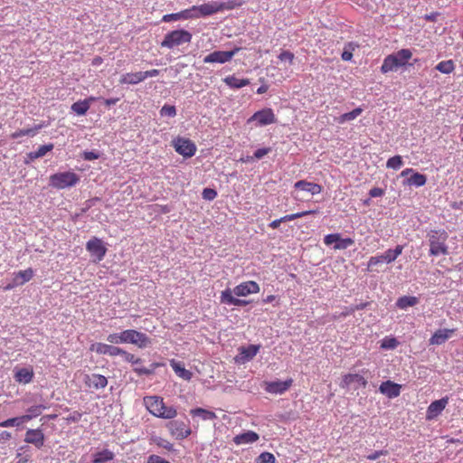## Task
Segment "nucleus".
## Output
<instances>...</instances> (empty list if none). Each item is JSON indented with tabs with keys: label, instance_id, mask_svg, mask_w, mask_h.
<instances>
[{
	"label": "nucleus",
	"instance_id": "43",
	"mask_svg": "<svg viewBox=\"0 0 463 463\" xmlns=\"http://www.w3.org/2000/svg\"><path fill=\"white\" fill-rule=\"evenodd\" d=\"M358 47V44L355 43L350 42L347 44H345L344 52H342V60L348 61H351L353 58V52Z\"/></svg>",
	"mask_w": 463,
	"mask_h": 463
},
{
	"label": "nucleus",
	"instance_id": "35",
	"mask_svg": "<svg viewBox=\"0 0 463 463\" xmlns=\"http://www.w3.org/2000/svg\"><path fill=\"white\" fill-rule=\"evenodd\" d=\"M170 365L175 371V373L182 379L189 381L191 380L193 373L186 370L181 363L175 362V360L170 361Z\"/></svg>",
	"mask_w": 463,
	"mask_h": 463
},
{
	"label": "nucleus",
	"instance_id": "16",
	"mask_svg": "<svg viewBox=\"0 0 463 463\" xmlns=\"http://www.w3.org/2000/svg\"><path fill=\"white\" fill-rule=\"evenodd\" d=\"M354 385V390L360 388H365L367 385V380L361 374L358 373H346L343 376L340 386L342 388H349Z\"/></svg>",
	"mask_w": 463,
	"mask_h": 463
},
{
	"label": "nucleus",
	"instance_id": "45",
	"mask_svg": "<svg viewBox=\"0 0 463 463\" xmlns=\"http://www.w3.org/2000/svg\"><path fill=\"white\" fill-rule=\"evenodd\" d=\"M151 441L156 444V446L165 449L168 451H171L174 449V445L168 441L167 439L161 438V437H152Z\"/></svg>",
	"mask_w": 463,
	"mask_h": 463
},
{
	"label": "nucleus",
	"instance_id": "39",
	"mask_svg": "<svg viewBox=\"0 0 463 463\" xmlns=\"http://www.w3.org/2000/svg\"><path fill=\"white\" fill-rule=\"evenodd\" d=\"M30 417L29 416H20L15 418H10L4 421L0 422V427L2 428H9L14 426H20L22 423L29 421Z\"/></svg>",
	"mask_w": 463,
	"mask_h": 463
},
{
	"label": "nucleus",
	"instance_id": "63",
	"mask_svg": "<svg viewBox=\"0 0 463 463\" xmlns=\"http://www.w3.org/2000/svg\"><path fill=\"white\" fill-rule=\"evenodd\" d=\"M368 306V303H361L359 305L349 307V312H355L357 310H362Z\"/></svg>",
	"mask_w": 463,
	"mask_h": 463
},
{
	"label": "nucleus",
	"instance_id": "11",
	"mask_svg": "<svg viewBox=\"0 0 463 463\" xmlns=\"http://www.w3.org/2000/svg\"><path fill=\"white\" fill-rule=\"evenodd\" d=\"M86 250L90 253L91 257H93L94 262L101 261L107 253V248L103 241L97 237H93L87 241Z\"/></svg>",
	"mask_w": 463,
	"mask_h": 463
},
{
	"label": "nucleus",
	"instance_id": "32",
	"mask_svg": "<svg viewBox=\"0 0 463 463\" xmlns=\"http://www.w3.org/2000/svg\"><path fill=\"white\" fill-rule=\"evenodd\" d=\"M53 147L54 146L52 143L39 146L36 151L27 154L29 160H26L25 163L28 164L30 161H34L37 158L44 156L48 152L52 151Z\"/></svg>",
	"mask_w": 463,
	"mask_h": 463
},
{
	"label": "nucleus",
	"instance_id": "18",
	"mask_svg": "<svg viewBox=\"0 0 463 463\" xmlns=\"http://www.w3.org/2000/svg\"><path fill=\"white\" fill-rule=\"evenodd\" d=\"M90 350L98 354L109 355L111 357L118 356L119 353H121L120 347L104 343H94L90 345Z\"/></svg>",
	"mask_w": 463,
	"mask_h": 463
},
{
	"label": "nucleus",
	"instance_id": "31",
	"mask_svg": "<svg viewBox=\"0 0 463 463\" xmlns=\"http://www.w3.org/2000/svg\"><path fill=\"white\" fill-rule=\"evenodd\" d=\"M145 80L143 71L128 72L123 74L119 79L120 84L136 85Z\"/></svg>",
	"mask_w": 463,
	"mask_h": 463
},
{
	"label": "nucleus",
	"instance_id": "3",
	"mask_svg": "<svg viewBox=\"0 0 463 463\" xmlns=\"http://www.w3.org/2000/svg\"><path fill=\"white\" fill-rule=\"evenodd\" d=\"M427 238L430 245V255L439 256L449 253L447 244L449 233L442 229H434L427 232Z\"/></svg>",
	"mask_w": 463,
	"mask_h": 463
},
{
	"label": "nucleus",
	"instance_id": "1",
	"mask_svg": "<svg viewBox=\"0 0 463 463\" xmlns=\"http://www.w3.org/2000/svg\"><path fill=\"white\" fill-rule=\"evenodd\" d=\"M259 292L260 286L256 281H244L237 285L233 289L226 288L222 290L220 296V302L225 305L243 307L248 305L250 301L235 298L233 294L237 297H247L248 295Z\"/></svg>",
	"mask_w": 463,
	"mask_h": 463
},
{
	"label": "nucleus",
	"instance_id": "57",
	"mask_svg": "<svg viewBox=\"0 0 463 463\" xmlns=\"http://www.w3.org/2000/svg\"><path fill=\"white\" fill-rule=\"evenodd\" d=\"M269 147L259 148L254 152L253 158L260 159L270 152Z\"/></svg>",
	"mask_w": 463,
	"mask_h": 463
},
{
	"label": "nucleus",
	"instance_id": "10",
	"mask_svg": "<svg viewBox=\"0 0 463 463\" xmlns=\"http://www.w3.org/2000/svg\"><path fill=\"white\" fill-rule=\"evenodd\" d=\"M402 250L403 246L397 245L395 249H389L382 255L371 257L368 260V269H371L373 266H376L383 262L391 263L394 261L402 253Z\"/></svg>",
	"mask_w": 463,
	"mask_h": 463
},
{
	"label": "nucleus",
	"instance_id": "13",
	"mask_svg": "<svg viewBox=\"0 0 463 463\" xmlns=\"http://www.w3.org/2000/svg\"><path fill=\"white\" fill-rule=\"evenodd\" d=\"M257 121V126L262 127L276 122V116L270 108H266L255 112L249 119L248 123Z\"/></svg>",
	"mask_w": 463,
	"mask_h": 463
},
{
	"label": "nucleus",
	"instance_id": "23",
	"mask_svg": "<svg viewBox=\"0 0 463 463\" xmlns=\"http://www.w3.org/2000/svg\"><path fill=\"white\" fill-rule=\"evenodd\" d=\"M448 402H449L448 397H444V398H441L440 400L432 402L427 409L426 419L428 420L435 419L445 409Z\"/></svg>",
	"mask_w": 463,
	"mask_h": 463
},
{
	"label": "nucleus",
	"instance_id": "38",
	"mask_svg": "<svg viewBox=\"0 0 463 463\" xmlns=\"http://www.w3.org/2000/svg\"><path fill=\"white\" fill-rule=\"evenodd\" d=\"M114 458V453L109 449H103L102 451L94 454V459L92 463H108Z\"/></svg>",
	"mask_w": 463,
	"mask_h": 463
},
{
	"label": "nucleus",
	"instance_id": "47",
	"mask_svg": "<svg viewBox=\"0 0 463 463\" xmlns=\"http://www.w3.org/2000/svg\"><path fill=\"white\" fill-rule=\"evenodd\" d=\"M403 165V161L401 156H394L389 158L386 162L387 168L398 170Z\"/></svg>",
	"mask_w": 463,
	"mask_h": 463
},
{
	"label": "nucleus",
	"instance_id": "14",
	"mask_svg": "<svg viewBox=\"0 0 463 463\" xmlns=\"http://www.w3.org/2000/svg\"><path fill=\"white\" fill-rule=\"evenodd\" d=\"M241 49L236 47L232 51L224 52V51H215L203 58L204 63H224L232 59V57L239 52Z\"/></svg>",
	"mask_w": 463,
	"mask_h": 463
},
{
	"label": "nucleus",
	"instance_id": "8",
	"mask_svg": "<svg viewBox=\"0 0 463 463\" xmlns=\"http://www.w3.org/2000/svg\"><path fill=\"white\" fill-rule=\"evenodd\" d=\"M172 146L175 150L186 158L194 156L196 153V145L189 138L177 137L173 139Z\"/></svg>",
	"mask_w": 463,
	"mask_h": 463
},
{
	"label": "nucleus",
	"instance_id": "27",
	"mask_svg": "<svg viewBox=\"0 0 463 463\" xmlns=\"http://www.w3.org/2000/svg\"><path fill=\"white\" fill-rule=\"evenodd\" d=\"M84 383L90 388L99 390L103 389L108 385V379L104 375L99 373H93L90 375L85 374Z\"/></svg>",
	"mask_w": 463,
	"mask_h": 463
},
{
	"label": "nucleus",
	"instance_id": "29",
	"mask_svg": "<svg viewBox=\"0 0 463 463\" xmlns=\"http://www.w3.org/2000/svg\"><path fill=\"white\" fill-rule=\"evenodd\" d=\"M295 189L305 191L312 195L318 194L322 192L323 188L320 184L316 183L307 182L306 180H300L295 183Z\"/></svg>",
	"mask_w": 463,
	"mask_h": 463
},
{
	"label": "nucleus",
	"instance_id": "62",
	"mask_svg": "<svg viewBox=\"0 0 463 463\" xmlns=\"http://www.w3.org/2000/svg\"><path fill=\"white\" fill-rule=\"evenodd\" d=\"M11 438H12V435L10 432L5 431V430L0 432V443H4V442L7 441Z\"/></svg>",
	"mask_w": 463,
	"mask_h": 463
},
{
	"label": "nucleus",
	"instance_id": "24",
	"mask_svg": "<svg viewBox=\"0 0 463 463\" xmlns=\"http://www.w3.org/2000/svg\"><path fill=\"white\" fill-rule=\"evenodd\" d=\"M44 434L40 429H29L25 433L24 441L41 449L44 444Z\"/></svg>",
	"mask_w": 463,
	"mask_h": 463
},
{
	"label": "nucleus",
	"instance_id": "21",
	"mask_svg": "<svg viewBox=\"0 0 463 463\" xmlns=\"http://www.w3.org/2000/svg\"><path fill=\"white\" fill-rule=\"evenodd\" d=\"M260 345H250L248 346H241L239 348V354L235 356L234 360L238 364H244L251 360L260 351Z\"/></svg>",
	"mask_w": 463,
	"mask_h": 463
},
{
	"label": "nucleus",
	"instance_id": "22",
	"mask_svg": "<svg viewBox=\"0 0 463 463\" xmlns=\"http://www.w3.org/2000/svg\"><path fill=\"white\" fill-rule=\"evenodd\" d=\"M317 213H318V209L307 210V211L298 212L296 213L287 214V215L280 217L279 219H276V220L272 221L269 224V227L275 230V229H278L279 227L280 223H282V222H290V221H293V220H296V219H298V218H301V217H304L307 215L317 214Z\"/></svg>",
	"mask_w": 463,
	"mask_h": 463
},
{
	"label": "nucleus",
	"instance_id": "41",
	"mask_svg": "<svg viewBox=\"0 0 463 463\" xmlns=\"http://www.w3.org/2000/svg\"><path fill=\"white\" fill-rule=\"evenodd\" d=\"M436 70L444 74H449L455 70L452 60L442 61L436 65Z\"/></svg>",
	"mask_w": 463,
	"mask_h": 463
},
{
	"label": "nucleus",
	"instance_id": "12",
	"mask_svg": "<svg viewBox=\"0 0 463 463\" xmlns=\"http://www.w3.org/2000/svg\"><path fill=\"white\" fill-rule=\"evenodd\" d=\"M232 4L221 3V2H209L197 6V13L201 16H208L216 14L222 10L232 9Z\"/></svg>",
	"mask_w": 463,
	"mask_h": 463
},
{
	"label": "nucleus",
	"instance_id": "30",
	"mask_svg": "<svg viewBox=\"0 0 463 463\" xmlns=\"http://www.w3.org/2000/svg\"><path fill=\"white\" fill-rule=\"evenodd\" d=\"M259 439L260 437L258 433L252 430H248L244 433L236 435L233 438V442L236 445L250 444L256 442Z\"/></svg>",
	"mask_w": 463,
	"mask_h": 463
},
{
	"label": "nucleus",
	"instance_id": "34",
	"mask_svg": "<svg viewBox=\"0 0 463 463\" xmlns=\"http://www.w3.org/2000/svg\"><path fill=\"white\" fill-rule=\"evenodd\" d=\"M223 81L227 86L232 89H241L245 86H248L250 82L248 79H239L234 75L227 76L223 79Z\"/></svg>",
	"mask_w": 463,
	"mask_h": 463
},
{
	"label": "nucleus",
	"instance_id": "26",
	"mask_svg": "<svg viewBox=\"0 0 463 463\" xmlns=\"http://www.w3.org/2000/svg\"><path fill=\"white\" fill-rule=\"evenodd\" d=\"M33 269L32 268L14 273L13 284L6 286L5 289H11L14 287L24 285L33 279Z\"/></svg>",
	"mask_w": 463,
	"mask_h": 463
},
{
	"label": "nucleus",
	"instance_id": "42",
	"mask_svg": "<svg viewBox=\"0 0 463 463\" xmlns=\"http://www.w3.org/2000/svg\"><path fill=\"white\" fill-rule=\"evenodd\" d=\"M162 364L159 363H154L151 364V368L146 367H140V365H137L133 368V371L139 376L141 375H151L154 373L155 369L161 366Z\"/></svg>",
	"mask_w": 463,
	"mask_h": 463
},
{
	"label": "nucleus",
	"instance_id": "51",
	"mask_svg": "<svg viewBox=\"0 0 463 463\" xmlns=\"http://www.w3.org/2000/svg\"><path fill=\"white\" fill-rule=\"evenodd\" d=\"M257 463H276V458L270 452H262L257 458Z\"/></svg>",
	"mask_w": 463,
	"mask_h": 463
},
{
	"label": "nucleus",
	"instance_id": "36",
	"mask_svg": "<svg viewBox=\"0 0 463 463\" xmlns=\"http://www.w3.org/2000/svg\"><path fill=\"white\" fill-rule=\"evenodd\" d=\"M193 417H200L203 420H213L217 418L215 412L203 408H195L190 411Z\"/></svg>",
	"mask_w": 463,
	"mask_h": 463
},
{
	"label": "nucleus",
	"instance_id": "37",
	"mask_svg": "<svg viewBox=\"0 0 463 463\" xmlns=\"http://www.w3.org/2000/svg\"><path fill=\"white\" fill-rule=\"evenodd\" d=\"M426 182L427 177L425 175L420 174L418 172H413L412 175L404 182V184L420 187L423 186L426 184Z\"/></svg>",
	"mask_w": 463,
	"mask_h": 463
},
{
	"label": "nucleus",
	"instance_id": "9",
	"mask_svg": "<svg viewBox=\"0 0 463 463\" xmlns=\"http://www.w3.org/2000/svg\"><path fill=\"white\" fill-rule=\"evenodd\" d=\"M124 344H132L139 348H146L151 345L150 338L140 331L135 329L124 330Z\"/></svg>",
	"mask_w": 463,
	"mask_h": 463
},
{
	"label": "nucleus",
	"instance_id": "7",
	"mask_svg": "<svg viewBox=\"0 0 463 463\" xmlns=\"http://www.w3.org/2000/svg\"><path fill=\"white\" fill-rule=\"evenodd\" d=\"M80 177L73 172L56 173L50 176V185L57 189H65L74 186Z\"/></svg>",
	"mask_w": 463,
	"mask_h": 463
},
{
	"label": "nucleus",
	"instance_id": "55",
	"mask_svg": "<svg viewBox=\"0 0 463 463\" xmlns=\"http://www.w3.org/2000/svg\"><path fill=\"white\" fill-rule=\"evenodd\" d=\"M177 20H182V15L180 14V12L175 13V14H165L162 18V21L165 23H169V22L177 21Z\"/></svg>",
	"mask_w": 463,
	"mask_h": 463
},
{
	"label": "nucleus",
	"instance_id": "56",
	"mask_svg": "<svg viewBox=\"0 0 463 463\" xmlns=\"http://www.w3.org/2000/svg\"><path fill=\"white\" fill-rule=\"evenodd\" d=\"M388 450L382 449V450H375L373 453L369 454L366 456V458L369 460H375L379 458L381 456H387Z\"/></svg>",
	"mask_w": 463,
	"mask_h": 463
},
{
	"label": "nucleus",
	"instance_id": "17",
	"mask_svg": "<svg viewBox=\"0 0 463 463\" xmlns=\"http://www.w3.org/2000/svg\"><path fill=\"white\" fill-rule=\"evenodd\" d=\"M34 372L32 365L26 367L16 366L14 369V378L20 384H28L33 382Z\"/></svg>",
	"mask_w": 463,
	"mask_h": 463
},
{
	"label": "nucleus",
	"instance_id": "44",
	"mask_svg": "<svg viewBox=\"0 0 463 463\" xmlns=\"http://www.w3.org/2000/svg\"><path fill=\"white\" fill-rule=\"evenodd\" d=\"M399 345V342L395 337L386 336L381 342V348L385 350L395 349Z\"/></svg>",
	"mask_w": 463,
	"mask_h": 463
},
{
	"label": "nucleus",
	"instance_id": "15",
	"mask_svg": "<svg viewBox=\"0 0 463 463\" xmlns=\"http://www.w3.org/2000/svg\"><path fill=\"white\" fill-rule=\"evenodd\" d=\"M324 243L326 246H330L335 243V250H345L352 246L354 243V241L352 238L343 239L339 233H331L324 237Z\"/></svg>",
	"mask_w": 463,
	"mask_h": 463
},
{
	"label": "nucleus",
	"instance_id": "61",
	"mask_svg": "<svg viewBox=\"0 0 463 463\" xmlns=\"http://www.w3.org/2000/svg\"><path fill=\"white\" fill-rule=\"evenodd\" d=\"M160 71L156 69L143 71L145 80L148 77H156L159 75Z\"/></svg>",
	"mask_w": 463,
	"mask_h": 463
},
{
	"label": "nucleus",
	"instance_id": "20",
	"mask_svg": "<svg viewBox=\"0 0 463 463\" xmlns=\"http://www.w3.org/2000/svg\"><path fill=\"white\" fill-rule=\"evenodd\" d=\"M456 331V328H439L432 334L429 339V343L431 345H440L452 337Z\"/></svg>",
	"mask_w": 463,
	"mask_h": 463
},
{
	"label": "nucleus",
	"instance_id": "59",
	"mask_svg": "<svg viewBox=\"0 0 463 463\" xmlns=\"http://www.w3.org/2000/svg\"><path fill=\"white\" fill-rule=\"evenodd\" d=\"M362 112H363V109H361V108H356V109H353L352 111L347 112L346 115L348 118V120L349 121L354 120L358 116H360L362 114Z\"/></svg>",
	"mask_w": 463,
	"mask_h": 463
},
{
	"label": "nucleus",
	"instance_id": "28",
	"mask_svg": "<svg viewBox=\"0 0 463 463\" xmlns=\"http://www.w3.org/2000/svg\"><path fill=\"white\" fill-rule=\"evenodd\" d=\"M96 99V97L90 96L85 99L78 100L71 105V109L78 116H83L90 109L91 103Z\"/></svg>",
	"mask_w": 463,
	"mask_h": 463
},
{
	"label": "nucleus",
	"instance_id": "5",
	"mask_svg": "<svg viewBox=\"0 0 463 463\" xmlns=\"http://www.w3.org/2000/svg\"><path fill=\"white\" fill-rule=\"evenodd\" d=\"M192 40V34L184 29L172 31L165 35L161 43V47L173 49L184 43H189Z\"/></svg>",
	"mask_w": 463,
	"mask_h": 463
},
{
	"label": "nucleus",
	"instance_id": "53",
	"mask_svg": "<svg viewBox=\"0 0 463 463\" xmlns=\"http://www.w3.org/2000/svg\"><path fill=\"white\" fill-rule=\"evenodd\" d=\"M203 198L208 201H213L217 197V192L212 188H204L203 190Z\"/></svg>",
	"mask_w": 463,
	"mask_h": 463
},
{
	"label": "nucleus",
	"instance_id": "58",
	"mask_svg": "<svg viewBox=\"0 0 463 463\" xmlns=\"http://www.w3.org/2000/svg\"><path fill=\"white\" fill-rule=\"evenodd\" d=\"M146 463H170L169 461L165 460V458H163L162 457L160 456H157V455H150L148 458H147V462Z\"/></svg>",
	"mask_w": 463,
	"mask_h": 463
},
{
	"label": "nucleus",
	"instance_id": "60",
	"mask_svg": "<svg viewBox=\"0 0 463 463\" xmlns=\"http://www.w3.org/2000/svg\"><path fill=\"white\" fill-rule=\"evenodd\" d=\"M384 191L379 187H373L370 190L369 194L371 197H380L383 195Z\"/></svg>",
	"mask_w": 463,
	"mask_h": 463
},
{
	"label": "nucleus",
	"instance_id": "54",
	"mask_svg": "<svg viewBox=\"0 0 463 463\" xmlns=\"http://www.w3.org/2000/svg\"><path fill=\"white\" fill-rule=\"evenodd\" d=\"M279 59L280 61H288L290 64H292L295 59V55L289 51H282L279 55Z\"/></svg>",
	"mask_w": 463,
	"mask_h": 463
},
{
	"label": "nucleus",
	"instance_id": "40",
	"mask_svg": "<svg viewBox=\"0 0 463 463\" xmlns=\"http://www.w3.org/2000/svg\"><path fill=\"white\" fill-rule=\"evenodd\" d=\"M418 303V298L416 297H408L404 296L398 298L396 305L401 309H405L409 307H413Z\"/></svg>",
	"mask_w": 463,
	"mask_h": 463
},
{
	"label": "nucleus",
	"instance_id": "49",
	"mask_svg": "<svg viewBox=\"0 0 463 463\" xmlns=\"http://www.w3.org/2000/svg\"><path fill=\"white\" fill-rule=\"evenodd\" d=\"M124 331L120 333H112L107 336L108 342L114 345L124 344Z\"/></svg>",
	"mask_w": 463,
	"mask_h": 463
},
{
	"label": "nucleus",
	"instance_id": "52",
	"mask_svg": "<svg viewBox=\"0 0 463 463\" xmlns=\"http://www.w3.org/2000/svg\"><path fill=\"white\" fill-rule=\"evenodd\" d=\"M160 115L162 117L174 118L176 115V109L173 105H164L160 109Z\"/></svg>",
	"mask_w": 463,
	"mask_h": 463
},
{
	"label": "nucleus",
	"instance_id": "2",
	"mask_svg": "<svg viewBox=\"0 0 463 463\" xmlns=\"http://www.w3.org/2000/svg\"><path fill=\"white\" fill-rule=\"evenodd\" d=\"M143 403L149 413L156 418L172 420L178 414L177 409L174 406H166L164 399L160 396H145Z\"/></svg>",
	"mask_w": 463,
	"mask_h": 463
},
{
	"label": "nucleus",
	"instance_id": "48",
	"mask_svg": "<svg viewBox=\"0 0 463 463\" xmlns=\"http://www.w3.org/2000/svg\"><path fill=\"white\" fill-rule=\"evenodd\" d=\"M182 20H187L192 18H199L200 14L197 13V5H194L191 8L183 10L180 12Z\"/></svg>",
	"mask_w": 463,
	"mask_h": 463
},
{
	"label": "nucleus",
	"instance_id": "19",
	"mask_svg": "<svg viewBox=\"0 0 463 463\" xmlns=\"http://www.w3.org/2000/svg\"><path fill=\"white\" fill-rule=\"evenodd\" d=\"M293 380L264 382V389L269 393L282 394L292 385Z\"/></svg>",
	"mask_w": 463,
	"mask_h": 463
},
{
	"label": "nucleus",
	"instance_id": "64",
	"mask_svg": "<svg viewBox=\"0 0 463 463\" xmlns=\"http://www.w3.org/2000/svg\"><path fill=\"white\" fill-rule=\"evenodd\" d=\"M119 100L118 98H110V99H104V104L107 106V107H109L111 105H115L118 101Z\"/></svg>",
	"mask_w": 463,
	"mask_h": 463
},
{
	"label": "nucleus",
	"instance_id": "6",
	"mask_svg": "<svg viewBox=\"0 0 463 463\" xmlns=\"http://www.w3.org/2000/svg\"><path fill=\"white\" fill-rule=\"evenodd\" d=\"M169 434L175 439H184L192 434L189 421L172 419L165 424Z\"/></svg>",
	"mask_w": 463,
	"mask_h": 463
},
{
	"label": "nucleus",
	"instance_id": "50",
	"mask_svg": "<svg viewBox=\"0 0 463 463\" xmlns=\"http://www.w3.org/2000/svg\"><path fill=\"white\" fill-rule=\"evenodd\" d=\"M44 409L45 407L43 405L32 406L27 409L28 413L24 414V416H29L31 420L33 418L39 416Z\"/></svg>",
	"mask_w": 463,
	"mask_h": 463
},
{
	"label": "nucleus",
	"instance_id": "33",
	"mask_svg": "<svg viewBox=\"0 0 463 463\" xmlns=\"http://www.w3.org/2000/svg\"><path fill=\"white\" fill-rule=\"evenodd\" d=\"M44 127L43 124H38V125H35L34 127L33 128H24V129H18L14 132H13L11 135H10V137L13 138V139H16V138H19L21 137H24V136H30V137H33L37 134V132L39 130H41Z\"/></svg>",
	"mask_w": 463,
	"mask_h": 463
},
{
	"label": "nucleus",
	"instance_id": "25",
	"mask_svg": "<svg viewBox=\"0 0 463 463\" xmlns=\"http://www.w3.org/2000/svg\"><path fill=\"white\" fill-rule=\"evenodd\" d=\"M402 385L392 382L390 380L383 382L379 387L381 393L387 396L389 399L396 398L400 395Z\"/></svg>",
	"mask_w": 463,
	"mask_h": 463
},
{
	"label": "nucleus",
	"instance_id": "46",
	"mask_svg": "<svg viewBox=\"0 0 463 463\" xmlns=\"http://www.w3.org/2000/svg\"><path fill=\"white\" fill-rule=\"evenodd\" d=\"M118 355L122 356L125 362L130 363L133 365H137L142 362L141 358L136 357L133 354H130L122 348L121 353H119Z\"/></svg>",
	"mask_w": 463,
	"mask_h": 463
},
{
	"label": "nucleus",
	"instance_id": "4",
	"mask_svg": "<svg viewBox=\"0 0 463 463\" xmlns=\"http://www.w3.org/2000/svg\"><path fill=\"white\" fill-rule=\"evenodd\" d=\"M411 57L412 52L409 49H402L395 53L389 54L383 60L381 66V71L383 73L395 71L400 67L405 66Z\"/></svg>",
	"mask_w": 463,
	"mask_h": 463
}]
</instances>
